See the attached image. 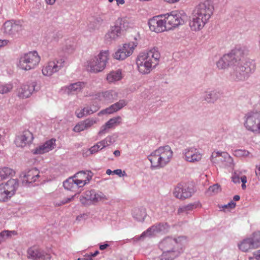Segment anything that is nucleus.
Listing matches in <instances>:
<instances>
[{"instance_id": "f257e3e1", "label": "nucleus", "mask_w": 260, "mask_h": 260, "mask_svg": "<svg viewBox=\"0 0 260 260\" xmlns=\"http://www.w3.org/2000/svg\"><path fill=\"white\" fill-rule=\"evenodd\" d=\"M247 50L244 47L237 46L233 49L229 53L225 54L217 62L219 69H224L229 66H233L230 71V80L234 81H244V75L240 74L237 69V62L240 61L242 58L246 54Z\"/></svg>"}, {"instance_id": "f03ea898", "label": "nucleus", "mask_w": 260, "mask_h": 260, "mask_svg": "<svg viewBox=\"0 0 260 260\" xmlns=\"http://www.w3.org/2000/svg\"><path fill=\"white\" fill-rule=\"evenodd\" d=\"M211 1L206 0L197 5L194 10L189 26L193 31L201 30L208 22L214 11Z\"/></svg>"}, {"instance_id": "7ed1b4c3", "label": "nucleus", "mask_w": 260, "mask_h": 260, "mask_svg": "<svg viewBox=\"0 0 260 260\" xmlns=\"http://www.w3.org/2000/svg\"><path fill=\"white\" fill-rule=\"evenodd\" d=\"M160 53L157 48H153L147 52L139 54L136 59L139 72L144 75L148 74L158 64Z\"/></svg>"}, {"instance_id": "20e7f679", "label": "nucleus", "mask_w": 260, "mask_h": 260, "mask_svg": "<svg viewBox=\"0 0 260 260\" xmlns=\"http://www.w3.org/2000/svg\"><path fill=\"white\" fill-rule=\"evenodd\" d=\"M173 156V151L168 146L160 147L148 156L151 162V168H160L166 166L171 160Z\"/></svg>"}, {"instance_id": "39448f33", "label": "nucleus", "mask_w": 260, "mask_h": 260, "mask_svg": "<svg viewBox=\"0 0 260 260\" xmlns=\"http://www.w3.org/2000/svg\"><path fill=\"white\" fill-rule=\"evenodd\" d=\"M109 51H101L97 56L90 59L87 62V67L89 71L93 73L102 71L106 67L109 59Z\"/></svg>"}, {"instance_id": "423d86ee", "label": "nucleus", "mask_w": 260, "mask_h": 260, "mask_svg": "<svg viewBox=\"0 0 260 260\" xmlns=\"http://www.w3.org/2000/svg\"><path fill=\"white\" fill-rule=\"evenodd\" d=\"M168 30L183 25L187 19V15L183 11H173L164 15Z\"/></svg>"}, {"instance_id": "0eeeda50", "label": "nucleus", "mask_w": 260, "mask_h": 260, "mask_svg": "<svg viewBox=\"0 0 260 260\" xmlns=\"http://www.w3.org/2000/svg\"><path fill=\"white\" fill-rule=\"evenodd\" d=\"M244 119V125L248 131L260 133V110L248 112L245 114Z\"/></svg>"}, {"instance_id": "6e6552de", "label": "nucleus", "mask_w": 260, "mask_h": 260, "mask_svg": "<svg viewBox=\"0 0 260 260\" xmlns=\"http://www.w3.org/2000/svg\"><path fill=\"white\" fill-rule=\"evenodd\" d=\"M40 61V57L36 51L24 54L20 57L18 67L25 71L35 68Z\"/></svg>"}, {"instance_id": "1a4fd4ad", "label": "nucleus", "mask_w": 260, "mask_h": 260, "mask_svg": "<svg viewBox=\"0 0 260 260\" xmlns=\"http://www.w3.org/2000/svg\"><path fill=\"white\" fill-rule=\"evenodd\" d=\"M24 29V27L22 21L11 20L4 23L2 30L6 36L16 38L20 35Z\"/></svg>"}, {"instance_id": "9d476101", "label": "nucleus", "mask_w": 260, "mask_h": 260, "mask_svg": "<svg viewBox=\"0 0 260 260\" xmlns=\"http://www.w3.org/2000/svg\"><path fill=\"white\" fill-rule=\"evenodd\" d=\"M260 247V232H254L249 237L245 238L238 244L239 249L247 252Z\"/></svg>"}, {"instance_id": "9b49d317", "label": "nucleus", "mask_w": 260, "mask_h": 260, "mask_svg": "<svg viewBox=\"0 0 260 260\" xmlns=\"http://www.w3.org/2000/svg\"><path fill=\"white\" fill-rule=\"evenodd\" d=\"M211 160L213 163H218L221 161L222 165L225 167L233 168L234 163L233 158L230 154L225 152H214L212 153Z\"/></svg>"}, {"instance_id": "f8f14e48", "label": "nucleus", "mask_w": 260, "mask_h": 260, "mask_svg": "<svg viewBox=\"0 0 260 260\" xmlns=\"http://www.w3.org/2000/svg\"><path fill=\"white\" fill-rule=\"evenodd\" d=\"M137 45L138 43L134 42L124 44L113 54L114 58L118 60H124L132 54Z\"/></svg>"}, {"instance_id": "ddd939ff", "label": "nucleus", "mask_w": 260, "mask_h": 260, "mask_svg": "<svg viewBox=\"0 0 260 260\" xmlns=\"http://www.w3.org/2000/svg\"><path fill=\"white\" fill-rule=\"evenodd\" d=\"M148 24L150 30L156 32H160L168 30L164 15L153 17L149 20Z\"/></svg>"}, {"instance_id": "4468645a", "label": "nucleus", "mask_w": 260, "mask_h": 260, "mask_svg": "<svg viewBox=\"0 0 260 260\" xmlns=\"http://www.w3.org/2000/svg\"><path fill=\"white\" fill-rule=\"evenodd\" d=\"M64 63L65 61L63 58L50 61L43 68L42 73L45 76H51L60 70L64 66Z\"/></svg>"}, {"instance_id": "2eb2a0df", "label": "nucleus", "mask_w": 260, "mask_h": 260, "mask_svg": "<svg viewBox=\"0 0 260 260\" xmlns=\"http://www.w3.org/2000/svg\"><path fill=\"white\" fill-rule=\"evenodd\" d=\"M20 176L23 185L29 186L30 184L36 182L40 177L39 172L36 168H32L22 172Z\"/></svg>"}, {"instance_id": "dca6fc26", "label": "nucleus", "mask_w": 260, "mask_h": 260, "mask_svg": "<svg viewBox=\"0 0 260 260\" xmlns=\"http://www.w3.org/2000/svg\"><path fill=\"white\" fill-rule=\"evenodd\" d=\"M169 225L167 223H157L149 228L141 235L140 238L151 237L159 233H165L167 231Z\"/></svg>"}, {"instance_id": "f3484780", "label": "nucleus", "mask_w": 260, "mask_h": 260, "mask_svg": "<svg viewBox=\"0 0 260 260\" xmlns=\"http://www.w3.org/2000/svg\"><path fill=\"white\" fill-rule=\"evenodd\" d=\"M237 69H239L240 74L244 75V81L247 80L255 69V63L252 61H246L244 62L238 61L237 62Z\"/></svg>"}, {"instance_id": "a211bd4d", "label": "nucleus", "mask_w": 260, "mask_h": 260, "mask_svg": "<svg viewBox=\"0 0 260 260\" xmlns=\"http://www.w3.org/2000/svg\"><path fill=\"white\" fill-rule=\"evenodd\" d=\"M27 257L32 260H49L51 259L49 254L38 248L32 247L27 250Z\"/></svg>"}, {"instance_id": "6ab92c4d", "label": "nucleus", "mask_w": 260, "mask_h": 260, "mask_svg": "<svg viewBox=\"0 0 260 260\" xmlns=\"http://www.w3.org/2000/svg\"><path fill=\"white\" fill-rule=\"evenodd\" d=\"M33 139L32 134L29 131H25L16 137L15 143L17 147L22 148L31 144Z\"/></svg>"}, {"instance_id": "aec40b11", "label": "nucleus", "mask_w": 260, "mask_h": 260, "mask_svg": "<svg viewBox=\"0 0 260 260\" xmlns=\"http://www.w3.org/2000/svg\"><path fill=\"white\" fill-rule=\"evenodd\" d=\"M118 98V92L114 90H109L96 93L93 99L100 101L112 103Z\"/></svg>"}, {"instance_id": "412c9836", "label": "nucleus", "mask_w": 260, "mask_h": 260, "mask_svg": "<svg viewBox=\"0 0 260 260\" xmlns=\"http://www.w3.org/2000/svg\"><path fill=\"white\" fill-rule=\"evenodd\" d=\"M175 248L162 251V254L159 257V259L173 260L178 257L183 252L181 245L175 246Z\"/></svg>"}, {"instance_id": "4be33fe9", "label": "nucleus", "mask_w": 260, "mask_h": 260, "mask_svg": "<svg viewBox=\"0 0 260 260\" xmlns=\"http://www.w3.org/2000/svg\"><path fill=\"white\" fill-rule=\"evenodd\" d=\"M192 192L191 188L178 184L174 189L173 194L176 198L184 200L191 197Z\"/></svg>"}, {"instance_id": "5701e85b", "label": "nucleus", "mask_w": 260, "mask_h": 260, "mask_svg": "<svg viewBox=\"0 0 260 260\" xmlns=\"http://www.w3.org/2000/svg\"><path fill=\"white\" fill-rule=\"evenodd\" d=\"M183 154L185 159L190 162L200 161L202 158V154L198 150L194 147H189L184 150Z\"/></svg>"}, {"instance_id": "b1692460", "label": "nucleus", "mask_w": 260, "mask_h": 260, "mask_svg": "<svg viewBox=\"0 0 260 260\" xmlns=\"http://www.w3.org/2000/svg\"><path fill=\"white\" fill-rule=\"evenodd\" d=\"M55 142L56 139L53 138L48 140L43 144L40 145L36 148L31 150V152L35 155L42 154L48 152L54 149L55 146Z\"/></svg>"}, {"instance_id": "393cba45", "label": "nucleus", "mask_w": 260, "mask_h": 260, "mask_svg": "<svg viewBox=\"0 0 260 260\" xmlns=\"http://www.w3.org/2000/svg\"><path fill=\"white\" fill-rule=\"evenodd\" d=\"M181 245L176 239L167 237L164 239L159 244V247L162 251L170 249H175V246Z\"/></svg>"}, {"instance_id": "a878e982", "label": "nucleus", "mask_w": 260, "mask_h": 260, "mask_svg": "<svg viewBox=\"0 0 260 260\" xmlns=\"http://www.w3.org/2000/svg\"><path fill=\"white\" fill-rule=\"evenodd\" d=\"M7 193L12 197L15 193L19 186L18 180L16 179H11L5 183H2Z\"/></svg>"}, {"instance_id": "bb28decb", "label": "nucleus", "mask_w": 260, "mask_h": 260, "mask_svg": "<svg viewBox=\"0 0 260 260\" xmlns=\"http://www.w3.org/2000/svg\"><path fill=\"white\" fill-rule=\"evenodd\" d=\"M35 83H32L29 85H22L18 89V96L22 99L28 98L35 90Z\"/></svg>"}, {"instance_id": "cd10ccee", "label": "nucleus", "mask_w": 260, "mask_h": 260, "mask_svg": "<svg viewBox=\"0 0 260 260\" xmlns=\"http://www.w3.org/2000/svg\"><path fill=\"white\" fill-rule=\"evenodd\" d=\"M127 101L125 100H120L118 102L101 111L100 113L112 114L122 109L127 104Z\"/></svg>"}, {"instance_id": "c85d7f7f", "label": "nucleus", "mask_w": 260, "mask_h": 260, "mask_svg": "<svg viewBox=\"0 0 260 260\" xmlns=\"http://www.w3.org/2000/svg\"><path fill=\"white\" fill-rule=\"evenodd\" d=\"M85 87V83L78 82L64 87V92L68 94H74L81 91Z\"/></svg>"}, {"instance_id": "c756f323", "label": "nucleus", "mask_w": 260, "mask_h": 260, "mask_svg": "<svg viewBox=\"0 0 260 260\" xmlns=\"http://www.w3.org/2000/svg\"><path fill=\"white\" fill-rule=\"evenodd\" d=\"M121 117L120 116L114 117L109 119L104 125L101 127L99 132V135H102L106 133L108 129L114 127L117 123L120 122Z\"/></svg>"}, {"instance_id": "7c9ffc66", "label": "nucleus", "mask_w": 260, "mask_h": 260, "mask_svg": "<svg viewBox=\"0 0 260 260\" xmlns=\"http://www.w3.org/2000/svg\"><path fill=\"white\" fill-rule=\"evenodd\" d=\"M220 91L214 90L207 91L204 95V100L208 103H214L220 97Z\"/></svg>"}, {"instance_id": "2f4dec72", "label": "nucleus", "mask_w": 260, "mask_h": 260, "mask_svg": "<svg viewBox=\"0 0 260 260\" xmlns=\"http://www.w3.org/2000/svg\"><path fill=\"white\" fill-rule=\"evenodd\" d=\"M45 37L47 41L48 42H56L59 38L62 37V34L59 30L50 29L47 31Z\"/></svg>"}, {"instance_id": "473e14b6", "label": "nucleus", "mask_w": 260, "mask_h": 260, "mask_svg": "<svg viewBox=\"0 0 260 260\" xmlns=\"http://www.w3.org/2000/svg\"><path fill=\"white\" fill-rule=\"evenodd\" d=\"M94 190H87L84 194L80 198V201L82 204L86 205H88L89 202L92 203V199L94 198Z\"/></svg>"}, {"instance_id": "72a5a7b5", "label": "nucleus", "mask_w": 260, "mask_h": 260, "mask_svg": "<svg viewBox=\"0 0 260 260\" xmlns=\"http://www.w3.org/2000/svg\"><path fill=\"white\" fill-rule=\"evenodd\" d=\"M93 173L90 171H80L74 175V178H77L81 180H85L87 183H89L92 179Z\"/></svg>"}, {"instance_id": "f704fd0d", "label": "nucleus", "mask_w": 260, "mask_h": 260, "mask_svg": "<svg viewBox=\"0 0 260 260\" xmlns=\"http://www.w3.org/2000/svg\"><path fill=\"white\" fill-rule=\"evenodd\" d=\"M121 31L120 28L118 27V25L115 24L114 26L111 27L106 37L107 39L115 40L120 36Z\"/></svg>"}, {"instance_id": "c9c22d12", "label": "nucleus", "mask_w": 260, "mask_h": 260, "mask_svg": "<svg viewBox=\"0 0 260 260\" xmlns=\"http://www.w3.org/2000/svg\"><path fill=\"white\" fill-rule=\"evenodd\" d=\"M103 20L100 17H91L89 20L88 28L90 31L98 29L102 24Z\"/></svg>"}, {"instance_id": "e433bc0d", "label": "nucleus", "mask_w": 260, "mask_h": 260, "mask_svg": "<svg viewBox=\"0 0 260 260\" xmlns=\"http://www.w3.org/2000/svg\"><path fill=\"white\" fill-rule=\"evenodd\" d=\"M133 216L138 221H143L146 216V213L144 209L135 208L133 211Z\"/></svg>"}, {"instance_id": "4c0bfd02", "label": "nucleus", "mask_w": 260, "mask_h": 260, "mask_svg": "<svg viewBox=\"0 0 260 260\" xmlns=\"http://www.w3.org/2000/svg\"><path fill=\"white\" fill-rule=\"evenodd\" d=\"M121 78V72L120 70L111 72L107 76V80L110 83L119 80Z\"/></svg>"}, {"instance_id": "58836bf2", "label": "nucleus", "mask_w": 260, "mask_h": 260, "mask_svg": "<svg viewBox=\"0 0 260 260\" xmlns=\"http://www.w3.org/2000/svg\"><path fill=\"white\" fill-rule=\"evenodd\" d=\"M74 176L70 177L66 180L63 183L64 188L68 190L74 191L76 189V184H75V181Z\"/></svg>"}, {"instance_id": "ea45409f", "label": "nucleus", "mask_w": 260, "mask_h": 260, "mask_svg": "<svg viewBox=\"0 0 260 260\" xmlns=\"http://www.w3.org/2000/svg\"><path fill=\"white\" fill-rule=\"evenodd\" d=\"M116 25H118L120 28V30H126L131 27L130 22L128 19L126 18H122L118 19L116 23Z\"/></svg>"}, {"instance_id": "a19ab883", "label": "nucleus", "mask_w": 260, "mask_h": 260, "mask_svg": "<svg viewBox=\"0 0 260 260\" xmlns=\"http://www.w3.org/2000/svg\"><path fill=\"white\" fill-rule=\"evenodd\" d=\"M14 174V171L8 167H4L0 169V181L5 179L9 176H12Z\"/></svg>"}, {"instance_id": "79ce46f5", "label": "nucleus", "mask_w": 260, "mask_h": 260, "mask_svg": "<svg viewBox=\"0 0 260 260\" xmlns=\"http://www.w3.org/2000/svg\"><path fill=\"white\" fill-rule=\"evenodd\" d=\"M94 198L92 199L93 204L108 199L106 196L102 192L100 191H95L94 190Z\"/></svg>"}, {"instance_id": "37998d69", "label": "nucleus", "mask_w": 260, "mask_h": 260, "mask_svg": "<svg viewBox=\"0 0 260 260\" xmlns=\"http://www.w3.org/2000/svg\"><path fill=\"white\" fill-rule=\"evenodd\" d=\"M13 88L12 83H8L0 84V93L6 94L11 91Z\"/></svg>"}, {"instance_id": "c03bdc74", "label": "nucleus", "mask_w": 260, "mask_h": 260, "mask_svg": "<svg viewBox=\"0 0 260 260\" xmlns=\"http://www.w3.org/2000/svg\"><path fill=\"white\" fill-rule=\"evenodd\" d=\"M11 197L3 188V184H0V202H6Z\"/></svg>"}, {"instance_id": "a18cd8bd", "label": "nucleus", "mask_w": 260, "mask_h": 260, "mask_svg": "<svg viewBox=\"0 0 260 260\" xmlns=\"http://www.w3.org/2000/svg\"><path fill=\"white\" fill-rule=\"evenodd\" d=\"M74 49L73 43H72L70 40H67L66 41L65 45L63 46V50L65 52L70 53L73 51Z\"/></svg>"}, {"instance_id": "49530a36", "label": "nucleus", "mask_w": 260, "mask_h": 260, "mask_svg": "<svg viewBox=\"0 0 260 260\" xmlns=\"http://www.w3.org/2000/svg\"><path fill=\"white\" fill-rule=\"evenodd\" d=\"M194 207V205L191 204L179 207L178 209V213H181L184 212L187 213L188 211L193 210Z\"/></svg>"}, {"instance_id": "de8ad7c7", "label": "nucleus", "mask_w": 260, "mask_h": 260, "mask_svg": "<svg viewBox=\"0 0 260 260\" xmlns=\"http://www.w3.org/2000/svg\"><path fill=\"white\" fill-rule=\"evenodd\" d=\"M221 188L220 185L218 184H215L209 187L208 193L210 194H216L219 192Z\"/></svg>"}, {"instance_id": "09e8293b", "label": "nucleus", "mask_w": 260, "mask_h": 260, "mask_svg": "<svg viewBox=\"0 0 260 260\" xmlns=\"http://www.w3.org/2000/svg\"><path fill=\"white\" fill-rule=\"evenodd\" d=\"M249 152L245 150L238 149L234 151V154L237 157L247 156Z\"/></svg>"}, {"instance_id": "8fccbe9b", "label": "nucleus", "mask_w": 260, "mask_h": 260, "mask_svg": "<svg viewBox=\"0 0 260 260\" xmlns=\"http://www.w3.org/2000/svg\"><path fill=\"white\" fill-rule=\"evenodd\" d=\"M13 232L14 233L15 231H13ZM11 233L12 231H5L0 233V243L5 240L6 238L11 236Z\"/></svg>"}, {"instance_id": "3c124183", "label": "nucleus", "mask_w": 260, "mask_h": 260, "mask_svg": "<svg viewBox=\"0 0 260 260\" xmlns=\"http://www.w3.org/2000/svg\"><path fill=\"white\" fill-rule=\"evenodd\" d=\"M74 179L75 181V184L76 185V189L83 187L88 183L85 182V180H81L80 179H78L77 178H74Z\"/></svg>"}, {"instance_id": "603ef678", "label": "nucleus", "mask_w": 260, "mask_h": 260, "mask_svg": "<svg viewBox=\"0 0 260 260\" xmlns=\"http://www.w3.org/2000/svg\"><path fill=\"white\" fill-rule=\"evenodd\" d=\"M83 121L77 124L73 128V130L75 132H80L81 131L86 129L85 126L84 124Z\"/></svg>"}, {"instance_id": "864d4df0", "label": "nucleus", "mask_w": 260, "mask_h": 260, "mask_svg": "<svg viewBox=\"0 0 260 260\" xmlns=\"http://www.w3.org/2000/svg\"><path fill=\"white\" fill-rule=\"evenodd\" d=\"M86 129H87L95 123L96 121L93 118H88L83 121Z\"/></svg>"}, {"instance_id": "5fc2aeb1", "label": "nucleus", "mask_w": 260, "mask_h": 260, "mask_svg": "<svg viewBox=\"0 0 260 260\" xmlns=\"http://www.w3.org/2000/svg\"><path fill=\"white\" fill-rule=\"evenodd\" d=\"M239 174L236 172H234L232 177V181L235 183H240L241 182Z\"/></svg>"}, {"instance_id": "6e6d98bb", "label": "nucleus", "mask_w": 260, "mask_h": 260, "mask_svg": "<svg viewBox=\"0 0 260 260\" xmlns=\"http://www.w3.org/2000/svg\"><path fill=\"white\" fill-rule=\"evenodd\" d=\"M236 207V203L233 201H232L228 204L224 205L222 206V208L223 210L224 209H232L235 208Z\"/></svg>"}, {"instance_id": "4d7b16f0", "label": "nucleus", "mask_w": 260, "mask_h": 260, "mask_svg": "<svg viewBox=\"0 0 260 260\" xmlns=\"http://www.w3.org/2000/svg\"><path fill=\"white\" fill-rule=\"evenodd\" d=\"M76 114L78 118H82L83 116L87 115L86 114V108L85 107L82 109L81 110H77L76 111Z\"/></svg>"}, {"instance_id": "13d9d810", "label": "nucleus", "mask_w": 260, "mask_h": 260, "mask_svg": "<svg viewBox=\"0 0 260 260\" xmlns=\"http://www.w3.org/2000/svg\"><path fill=\"white\" fill-rule=\"evenodd\" d=\"M241 182L242 183V188L243 189H245L246 188L245 183L247 182V177L246 176H242L241 177Z\"/></svg>"}, {"instance_id": "bf43d9fd", "label": "nucleus", "mask_w": 260, "mask_h": 260, "mask_svg": "<svg viewBox=\"0 0 260 260\" xmlns=\"http://www.w3.org/2000/svg\"><path fill=\"white\" fill-rule=\"evenodd\" d=\"M89 152L90 154H94L98 151L96 147H95V145L91 147H90L87 151L86 153Z\"/></svg>"}, {"instance_id": "052dcab7", "label": "nucleus", "mask_w": 260, "mask_h": 260, "mask_svg": "<svg viewBox=\"0 0 260 260\" xmlns=\"http://www.w3.org/2000/svg\"><path fill=\"white\" fill-rule=\"evenodd\" d=\"M99 144H100V145L101 146V149H103L105 147H106V146H109V143H108L106 140V139H105L104 140H103L102 141H100L99 142Z\"/></svg>"}, {"instance_id": "680f3d73", "label": "nucleus", "mask_w": 260, "mask_h": 260, "mask_svg": "<svg viewBox=\"0 0 260 260\" xmlns=\"http://www.w3.org/2000/svg\"><path fill=\"white\" fill-rule=\"evenodd\" d=\"M85 108H86V114L87 115L91 114L96 112V109H95V108L92 110L91 109V108H90V107H85Z\"/></svg>"}, {"instance_id": "e2e57ef3", "label": "nucleus", "mask_w": 260, "mask_h": 260, "mask_svg": "<svg viewBox=\"0 0 260 260\" xmlns=\"http://www.w3.org/2000/svg\"><path fill=\"white\" fill-rule=\"evenodd\" d=\"M124 174H122V171L121 169H116L113 171V173L114 174L118 175L120 177L121 176H124L125 174V172H123Z\"/></svg>"}, {"instance_id": "0e129e2a", "label": "nucleus", "mask_w": 260, "mask_h": 260, "mask_svg": "<svg viewBox=\"0 0 260 260\" xmlns=\"http://www.w3.org/2000/svg\"><path fill=\"white\" fill-rule=\"evenodd\" d=\"M76 196V194L74 196H72L70 198H67L63 199L61 201V202H65L67 201V203H69L74 200V197Z\"/></svg>"}, {"instance_id": "69168bd1", "label": "nucleus", "mask_w": 260, "mask_h": 260, "mask_svg": "<svg viewBox=\"0 0 260 260\" xmlns=\"http://www.w3.org/2000/svg\"><path fill=\"white\" fill-rule=\"evenodd\" d=\"M9 41L7 40H1L0 39V48L7 45Z\"/></svg>"}, {"instance_id": "338daca9", "label": "nucleus", "mask_w": 260, "mask_h": 260, "mask_svg": "<svg viewBox=\"0 0 260 260\" xmlns=\"http://www.w3.org/2000/svg\"><path fill=\"white\" fill-rule=\"evenodd\" d=\"M109 246V245L107 243H105L104 244H101L100 245V249L101 250H103L106 249Z\"/></svg>"}, {"instance_id": "774afa93", "label": "nucleus", "mask_w": 260, "mask_h": 260, "mask_svg": "<svg viewBox=\"0 0 260 260\" xmlns=\"http://www.w3.org/2000/svg\"><path fill=\"white\" fill-rule=\"evenodd\" d=\"M77 260H92L90 256H86L84 258H78Z\"/></svg>"}]
</instances>
